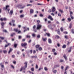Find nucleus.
<instances>
[{
  "label": "nucleus",
  "instance_id": "1",
  "mask_svg": "<svg viewBox=\"0 0 74 74\" xmlns=\"http://www.w3.org/2000/svg\"><path fill=\"white\" fill-rule=\"evenodd\" d=\"M24 64H25V68L24 67H21L20 70V71H22L23 70H25L26 68L27 67V62H25V63H24Z\"/></svg>",
  "mask_w": 74,
  "mask_h": 74
},
{
  "label": "nucleus",
  "instance_id": "2",
  "mask_svg": "<svg viewBox=\"0 0 74 74\" xmlns=\"http://www.w3.org/2000/svg\"><path fill=\"white\" fill-rule=\"evenodd\" d=\"M41 27H42V25L40 24L39 23H38L36 28L37 29V30H40L41 29Z\"/></svg>",
  "mask_w": 74,
  "mask_h": 74
},
{
  "label": "nucleus",
  "instance_id": "3",
  "mask_svg": "<svg viewBox=\"0 0 74 74\" xmlns=\"http://www.w3.org/2000/svg\"><path fill=\"white\" fill-rule=\"evenodd\" d=\"M14 31H15L16 32V33H17L18 34H20V33H21V31H19L18 29H14Z\"/></svg>",
  "mask_w": 74,
  "mask_h": 74
},
{
  "label": "nucleus",
  "instance_id": "4",
  "mask_svg": "<svg viewBox=\"0 0 74 74\" xmlns=\"http://www.w3.org/2000/svg\"><path fill=\"white\" fill-rule=\"evenodd\" d=\"M9 7H10L9 5H7L6 6V8H5V7L3 8V10H6V11H7V8H8Z\"/></svg>",
  "mask_w": 74,
  "mask_h": 74
},
{
  "label": "nucleus",
  "instance_id": "5",
  "mask_svg": "<svg viewBox=\"0 0 74 74\" xmlns=\"http://www.w3.org/2000/svg\"><path fill=\"white\" fill-rule=\"evenodd\" d=\"M48 18L50 19L51 21H53V19L52 18V16L50 15H49V16L48 17Z\"/></svg>",
  "mask_w": 74,
  "mask_h": 74
},
{
  "label": "nucleus",
  "instance_id": "6",
  "mask_svg": "<svg viewBox=\"0 0 74 74\" xmlns=\"http://www.w3.org/2000/svg\"><path fill=\"white\" fill-rule=\"evenodd\" d=\"M27 44V43H22L21 44V46L22 47H25V46H26Z\"/></svg>",
  "mask_w": 74,
  "mask_h": 74
},
{
  "label": "nucleus",
  "instance_id": "7",
  "mask_svg": "<svg viewBox=\"0 0 74 74\" xmlns=\"http://www.w3.org/2000/svg\"><path fill=\"white\" fill-rule=\"evenodd\" d=\"M0 20L1 21H7V18H0Z\"/></svg>",
  "mask_w": 74,
  "mask_h": 74
},
{
  "label": "nucleus",
  "instance_id": "8",
  "mask_svg": "<svg viewBox=\"0 0 74 74\" xmlns=\"http://www.w3.org/2000/svg\"><path fill=\"white\" fill-rule=\"evenodd\" d=\"M34 12V10L33 9H30V13L31 14H33Z\"/></svg>",
  "mask_w": 74,
  "mask_h": 74
},
{
  "label": "nucleus",
  "instance_id": "9",
  "mask_svg": "<svg viewBox=\"0 0 74 74\" xmlns=\"http://www.w3.org/2000/svg\"><path fill=\"white\" fill-rule=\"evenodd\" d=\"M33 30H34V31L35 32H37V31H36V30L35 29H36V25H34L33 26Z\"/></svg>",
  "mask_w": 74,
  "mask_h": 74
},
{
  "label": "nucleus",
  "instance_id": "10",
  "mask_svg": "<svg viewBox=\"0 0 74 74\" xmlns=\"http://www.w3.org/2000/svg\"><path fill=\"white\" fill-rule=\"evenodd\" d=\"M4 23L5 24V23H4L3 22L1 23V25H2V28H4Z\"/></svg>",
  "mask_w": 74,
  "mask_h": 74
},
{
  "label": "nucleus",
  "instance_id": "11",
  "mask_svg": "<svg viewBox=\"0 0 74 74\" xmlns=\"http://www.w3.org/2000/svg\"><path fill=\"white\" fill-rule=\"evenodd\" d=\"M13 12H14L13 10H12L10 11L9 13V14L10 15H12V14H13Z\"/></svg>",
  "mask_w": 74,
  "mask_h": 74
},
{
  "label": "nucleus",
  "instance_id": "12",
  "mask_svg": "<svg viewBox=\"0 0 74 74\" xmlns=\"http://www.w3.org/2000/svg\"><path fill=\"white\" fill-rule=\"evenodd\" d=\"M56 10L55 9V7H53V9H52V12H54L55 11V10Z\"/></svg>",
  "mask_w": 74,
  "mask_h": 74
},
{
  "label": "nucleus",
  "instance_id": "13",
  "mask_svg": "<svg viewBox=\"0 0 74 74\" xmlns=\"http://www.w3.org/2000/svg\"><path fill=\"white\" fill-rule=\"evenodd\" d=\"M48 42L50 44H51V43H52V40L51 39L49 38L48 39Z\"/></svg>",
  "mask_w": 74,
  "mask_h": 74
},
{
  "label": "nucleus",
  "instance_id": "14",
  "mask_svg": "<svg viewBox=\"0 0 74 74\" xmlns=\"http://www.w3.org/2000/svg\"><path fill=\"white\" fill-rule=\"evenodd\" d=\"M42 38L43 41H46L47 40V38H44L42 37Z\"/></svg>",
  "mask_w": 74,
  "mask_h": 74
},
{
  "label": "nucleus",
  "instance_id": "15",
  "mask_svg": "<svg viewBox=\"0 0 74 74\" xmlns=\"http://www.w3.org/2000/svg\"><path fill=\"white\" fill-rule=\"evenodd\" d=\"M69 66H66V67L65 68V71H66V70H67V69H69Z\"/></svg>",
  "mask_w": 74,
  "mask_h": 74
},
{
  "label": "nucleus",
  "instance_id": "16",
  "mask_svg": "<svg viewBox=\"0 0 74 74\" xmlns=\"http://www.w3.org/2000/svg\"><path fill=\"white\" fill-rule=\"evenodd\" d=\"M59 11L60 12H61V14H63V12H64L63 10L60 9V10H59Z\"/></svg>",
  "mask_w": 74,
  "mask_h": 74
},
{
  "label": "nucleus",
  "instance_id": "17",
  "mask_svg": "<svg viewBox=\"0 0 74 74\" xmlns=\"http://www.w3.org/2000/svg\"><path fill=\"white\" fill-rule=\"evenodd\" d=\"M63 57L66 60H67V57L66 56V55H64L63 56Z\"/></svg>",
  "mask_w": 74,
  "mask_h": 74
},
{
  "label": "nucleus",
  "instance_id": "18",
  "mask_svg": "<svg viewBox=\"0 0 74 74\" xmlns=\"http://www.w3.org/2000/svg\"><path fill=\"white\" fill-rule=\"evenodd\" d=\"M44 69L46 71H48V68L47 67H45Z\"/></svg>",
  "mask_w": 74,
  "mask_h": 74
},
{
  "label": "nucleus",
  "instance_id": "19",
  "mask_svg": "<svg viewBox=\"0 0 74 74\" xmlns=\"http://www.w3.org/2000/svg\"><path fill=\"white\" fill-rule=\"evenodd\" d=\"M55 37H56V38H60V37H59V36L58 35H56Z\"/></svg>",
  "mask_w": 74,
  "mask_h": 74
},
{
  "label": "nucleus",
  "instance_id": "20",
  "mask_svg": "<svg viewBox=\"0 0 74 74\" xmlns=\"http://www.w3.org/2000/svg\"><path fill=\"white\" fill-rule=\"evenodd\" d=\"M53 73H54V74H56L57 72V71L56 70H54V71H53Z\"/></svg>",
  "mask_w": 74,
  "mask_h": 74
},
{
  "label": "nucleus",
  "instance_id": "21",
  "mask_svg": "<svg viewBox=\"0 0 74 74\" xmlns=\"http://www.w3.org/2000/svg\"><path fill=\"white\" fill-rule=\"evenodd\" d=\"M58 34H60V31L59 30V29H58V30H57Z\"/></svg>",
  "mask_w": 74,
  "mask_h": 74
},
{
  "label": "nucleus",
  "instance_id": "22",
  "mask_svg": "<svg viewBox=\"0 0 74 74\" xmlns=\"http://www.w3.org/2000/svg\"><path fill=\"white\" fill-rule=\"evenodd\" d=\"M36 49H38V47H40V45H36Z\"/></svg>",
  "mask_w": 74,
  "mask_h": 74
},
{
  "label": "nucleus",
  "instance_id": "23",
  "mask_svg": "<svg viewBox=\"0 0 74 74\" xmlns=\"http://www.w3.org/2000/svg\"><path fill=\"white\" fill-rule=\"evenodd\" d=\"M15 35V33H13V34H11L10 36L11 37H13L14 36V35Z\"/></svg>",
  "mask_w": 74,
  "mask_h": 74
},
{
  "label": "nucleus",
  "instance_id": "24",
  "mask_svg": "<svg viewBox=\"0 0 74 74\" xmlns=\"http://www.w3.org/2000/svg\"><path fill=\"white\" fill-rule=\"evenodd\" d=\"M11 67L12 68V69H15V67L14 66H13L12 65H10Z\"/></svg>",
  "mask_w": 74,
  "mask_h": 74
},
{
  "label": "nucleus",
  "instance_id": "25",
  "mask_svg": "<svg viewBox=\"0 0 74 74\" xmlns=\"http://www.w3.org/2000/svg\"><path fill=\"white\" fill-rule=\"evenodd\" d=\"M67 20H68V21L69 22H71V18H67Z\"/></svg>",
  "mask_w": 74,
  "mask_h": 74
},
{
  "label": "nucleus",
  "instance_id": "26",
  "mask_svg": "<svg viewBox=\"0 0 74 74\" xmlns=\"http://www.w3.org/2000/svg\"><path fill=\"white\" fill-rule=\"evenodd\" d=\"M12 49L11 48H10V50L8 52V53H10L11 52V51H12Z\"/></svg>",
  "mask_w": 74,
  "mask_h": 74
},
{
  "label": "nucleus",
  "instance_id": "27",
  "mask_svg": "<svg viewBox=\"0 0 74 74\" xmlns=\"http://www.w3.org/2000/svg\"><path fill=\"white\" fill-rule=\"evenodd\" d=\"M59 62H60L62 63V62H64V60H62V59H60V60Z\"/></svg>",
  "mask_w": 74,
  "mask_h": 74
},
{
  "label": "nucleus",
  "instance_id": "28",
  "mask_svg": "<svg viewBox=\"0 0 74 74\" xmlns=\"http://www.w3.org/2000/svg\"><path fill=\"white\" fill-rule=\"evenodd\" d=\"M62 48H66V45H63L62 47Z\"/></svg>",
  "mask_w": 74,
  "mask_h": 74
},
{
  "label": "nucleus",
  "instance_id": "29",
  "mask_svg": "<svg viewBox=\"0 0 74 74\" xmlns=\"http://www.w3.org/2000/svg\"><path fill=\"white\" fill-rule=\"evenodd\" d=\"M34 2V1L33 0H30L29 1V3H32Z\"/></svg>",
  "mask_w": 74,
  "mask_h": 74
},
{
  "label": "nucleus",
  "instance_id": "30",
  "mask_svg": "<svg viewBox=\"0 0 74 74\" xmlns=\"http://www.w3.org/2000/svg\"><path fill=\"white\" fill-rule=\"evenodd\" d=\"M48 27L49 28V29H50L51 30L52 29V28H51V25H49L48 26Z\"/></svg>",
  "mask_w": 74,
  "mask_h": 74
},
{
  "label": "nucleus",
  "instance_id": "31",
  "mask_svg": "<svg viewBox=\"0 0 74 74\" xmlns=\"http://www.w3.org/2000/svg\"><path fill=\"white\" fill-rule=\"evenodd\" d=\"M27 7H29V6H32V4H28L27 5Z\"/></svg>",
  "mask_w": 74,
  "mask_h": 74
},
{
  "label": "nucleus",
  "instance_id": "32",
  "mask_svg": "<svg viewBox=\"0 0 74 74\" xmlns=\"http://www.w3.org/2000/svg\"><path fill=\"white\" fill-rule=\"evenodd\" d=\"M72 47H71L70 48V50H69L68 51V52H71V48H72Z\"/></svg>",
  "mask_w": 74,
  "mask_h": 74
},
{
  "label": "nucleus",
  "instance_id": "33",
  "mask_svg": "<svg viewBox=\"0 0 74 74\" xmlns=\"http://www.w3.org/2000/svg\"><path fill=\"white\" fill-rule=\"evenodd\" d=\"M31 70L32 71H34V68H32L31 69Z\"/></svg>",
  "mask_w": 74,
  "mask_h": 74
},
{
  "label": "nucleus",
  "instance_id": "34",
  "mask_svg": "<svg viewBox=\"0 0 74 74\" xmlns=\"http://www.w3.org/2000/svg\"><path fill=\"white\" fill-rule=\"evenodd\" d=\"M20 18H23V17H24V15H23V14L21 15H20Z\"/></svg>",
  "mask_w": 74,
  "mask_h": 74
},
{
  "label": "nucleus",
  "instance_id": "35",
  "mask_svg": "<svg viewBox=\"0 0 74 74\" xmlns=\"http://www.w3.org/2000/svg\"><path fill=\"white\" fill-rule=\"evenodd\" d=\"M46 34L48 37H49V36H50V34L49 33H46Z\"/></svg>",
  "mask_w": 74,
  "mask_h": 74
},
{
  "label": "nucleus",
  "instance_id": "36",
  "mask_svg": "<svg viewBox=\"0 0 74 74\" xmlns=\"http://www.w3.org/2000/svg\"><path fill=\"white\" fill-rule=\"evenodd\" d=\"M26 37H27V38H30V35H27L26 36Z\"/></svg>",
  "mask_w": 74,
  "mask_h": 74
},
{
  "label": "nucleus",
  "instance_id": "37",
  "mask_svg": "<svg viewBox=\"0 0 74 74\" xmlns=\"http://www.w3.org/2000/svg\"><path fill=\"white\" fill-rule=\"evenodd\" d=\"M0 38H1V40H4V39L5 38H4V37H3L1 36L0 37Z\"/></svg>",
  "mask_w": 74,
  "mask_h": 74
},
{
  "label": "nucleus",
  "instance_id": "38",
  "mask_svg": "<svg viewBox=\"0 0 74 74\" xmlns=\"http://www.w3.org/2000/svg\"><path fill=\"white\" fill-rule=\"evenodd\" d=\"M3 52H4V53H7V51L5 50H3Z\"/></svg>",
  "mask_w": 74,
  "mask_h": 74
},
{
  "label": "nucleus",
  "instance_id": "39",
  "mask_svg": "<svg viewBox=\"0 0 74 74\" xmlns=\"http://www.w3.org/2000/svg\"><path fill=\"white\" fill-rule=\"evenodd\" d=\"M52 51L53 52H55L56 51V50L55 49H52Z\"/></svg>",
  "mask_w": 74,
  "mask_h": 74
},
{
  "label": "nucleus",
  "instance_id": "40",
  "mask_svg": "<svg viewBox=\"0 0 74 74\" xmlns=\"http://www.w3.org/2000/svg\"><path fill=\"white\" fill-rule=\"evenodd\" d=\"M32 36H33V37H36V34H32Z\"/></svg>",
  "mask_w": 74,
  "mask_h": 74
},
{
  "label": "nucleus",
  "instance_id": "41",
  "mask_svg": "<svg viewBox=\"0 0 74 74\" xmlns=\"http://www.w3.org/2000/svg\"><path fill=\"white\" fill-rule=\"evenodd\" d=\"M64 38H66V39H67V38H68V36L67 35H66L64 36Z\"/></svg>",
  "mask_w": 74,
  "mask_h": 74
},
{
  "label": "nucleus",
  "instance_id": "42",
  "mask_svg": "<svg viewBox=\"0 0 74 74\" xmlns=\"http://www.w3.org/2000/svg\"><path fill=\"white\" fill-rule=\"evenodd\" d=\"M25 7H26V6H25V5H24L22 7H21V9H23Z\"/></svg>",
  "mask_w": 74,
  "mask_h": 74
},
{
  "label": "nucleus",
  "instance_id": "43",
  "mask_svg": "<svg viewBox=\"0 0 74 74\" xmlns=\"http://www.w3.org/2000/svg\"><path fill=\"white\" fill-rule=\"evenodd\" d=\"M70 16H71V19H74V17L73 16H72V15H70Z\"/></svg>",
  "mask_w": 74,
  "mask_h": 74
},
{
  "label": "nucleus",
  "instance_id": "44",
  "mask_svg": "<svg viewBox=\"0 0 74 74\" xmlns=\"http://www.w3.org/2000/svg\"><path fill=\"white\" fill-rule=\"evenodd\" d=\"M22 4H19L18 5L19 7H20V8H21V7H22Z\"/></svg>",
  "mask_w": 74,
  "mask_h": 74
},
{
  "label": "nucleus",
  "instance_id": "45",
  "mask_svg": "<svg viewBox=\"0 0 74 74\" xmlns=\"http://www.w3.org/2000/svg\"><path fill=\"white\" fill-rule=\"evenodd\" d=\"M37 38H40V35H38L37 36Z\"/></svg>",
  "mask_w": 74,
  "mask_h": 74
},
{
  "label": "nucleus",
  "instance_id": "46",
  "mask_svg": "<svg viewBox=\"0 0 74 74\" xmlns=\"http://www.w3.org/2000/svg\"><path fill=\"white\" fill-rule=\"evenodd\" d=\"M62 15L60 13H59L58 14V16H61Z\"/></svg>",
  "mask_w": 74,
  "mask_h": 74
},
{
  "label": "nucleus",
  "instance_id": "47",
  "mask_svg": "<svg viewBox=\"0 0 74 74\" xmlns=\"http://www.w3.org/2000/svg\"><path fill=\"white\" fill-rule=\"evenodd\" d=\"M22 38V36H18V39H21Z\"/></svg>",
  "mask_w": 74,
  "mask_h": 74
},
{
  "label": "nucleus",
  "instance_id": "48",
  "mask_svg": "<svg viewBox=\"0 0 74 74\" xmlns=\"http://www.w3.org/2000/svg\"><path fill=\"white\" fill-rule=\"evenodd\" d=\"M3 32H5V33H7V30L5 29H4L3 30Z\"/></svg>",
  "mask_w": 74,
  "mask_h": 74
},
{
  "label": "nucleus",
  "instance_id": "49",
  "mask_svg": "<svg viewBox=\"0 0 74 74\" xmlns=\"http://www.w3.org/2000/svg\"><path fill=\"white\" fill-rule=\"evenodd\" d=\"M38 49L39 51H41V50H42V48L41 47H39Z\"/></svg>",
  "mask_w": 74,
  "mask_h": 74
},
{
  "label": "nucleus",
  "instance_id": "50",
  "mask_svg": "<svg viewBox=\"0 0 74 74\" xmlns=\"http://www.w3.org/2000/svg\"><path fill=\"white\" fill-rule=\"evenodd\" d=\"M71 32L73 34H74V29H73L72 30H71Z\"/></svg>",
  "mask_w": 74,
  "mask_h": 74
},
{
  "label": "nucleus",
  "instance_id": "51",
  "mask_svg": "<svg viewBox=\"0 0 74 74\" xmlns=\"http://www.w3.org/2000/svg\"><path fill=\"white\" fill-rule=\"evenodd\" d=\"M60 30H61V32H63V28L62 27L61 28Z\"/></svg>",
  "mask_w": 74,
  "mask_h": 74
},
{
  "label": "nucleus",
  "instance_id": "52",
  "mask_svg": "<svg viewBox=\"0 0 74 74\" xmlns=\"http://www.w3.org/2000/svg\"><path fill=\"white\" fill-rule=\"evenodd\" d=\"M61 68L62 70H63V69H64V66H62L61 67Z\"/></svg>",
  "mask_w": 74,
  "mask_h": 74
},
{
  "label": "nucleus",
  "instance_id": "53",
  "mask_svg": "<svg viewBox=\"0 0 74 74\" xmlns=\"http://www.w3.org/2000/svg\"><path fill=\"white\" fill-rule=\"evenodd\" d=\"M38 66L37 65V64H36V69H38Z\"/></svg>",
  "mask_w": 74,
  "mask_h": 74
},
{
  "label": "nucleus",
  "instance_id": "54",
  "mask_svg": "<svg viewBox=\"0 0 74 74\" xmlns=\"http://www.w3.org/2000/svg\"><path fill=\"white\" fill-rule=\"evenodd\" d=\"M32 50H31L29 51V53H31V54H32Z\"/></svg>",
  "mask_w": 74,
  "mask_h": 74
},
{
  "label": "nucleus",
  "instance_id": "55",
  "mask_svg": "<svg viewBox=\"0 0 74 74\" xmlns=\"http://www.w3.org/2000/svg\"><path fill=\"white\" fill-rule=\"evenodd\" d=\"M40 17H42V16H43V15L42 14H40Z\"/></svg>",
  "mask_w": 74,
  "mask_h": 74
},
{
  "label": "nucleus",
  "instance_id": "56",
  "mask_svg": "<svg viewBox=\"0 0 74 74\" xmlns=\"http://www.w3.org/2000/svg\"><path fill=\"white\" fill-rule=\"evenodd\" d=\"M13 63H14V64H16V61H14L13 62Z\"/></svg>",
  "mask_w": 74,
  "mask_h": 74
},
{
  "label": "nucleus",
  "instance_id": "57",
  "mask_svg": "<svg viewBox=\"0 0 74 74\" xmlns=\"http://www.w3.org/2000/svg\"><path fill=\"white\" fill-rule=\"evenodd\" d=\"M14 47L15 48H16L17 47V45L16 44H15L14 45Z\"/></svg>",
  "mask_w": 74,
  "mask_h": 74
},
{
  "label": "nucleus",
  "instance_id": "58",
  "mask_svg": "<svg viewBox=\"0 0 74 74\" xmlns=\"http://www.w3.org/2000/svg\"><path fill=\"white\" fill-rule=\"evenodd\" d=\"M71 43V42H68L67 43V45H69V44H70Z\"/></svg>",
  "mask_w": 74,
  "mask_h": 74
},
{
  "label": "nucleus",
  "instance_id": "59",
  "mask_svg": "<svg viewBox=\"0 0 74 74\" xmlns=\"http://www.w3.org/2000/svg\"><path fill=\"white\" fill-rule=\"evenodd\" d=\"M70 15H73V12L70 11Z\"/></svg>",
  "mask_w": 74,
  "mask_h": 74
},
{
  "label": "nucleus",
  "instance_id": "60",
  "mask_svg": "<svg viewBox=\"0 0 74 74\" xmlns=\"http://www.w3.org/2000/svg\"><path fill=\"white\" fill-rule=\"evenodd\" d=\"M12 23H15V20H12Z\"/></svg>",
  "mask_w": 74,
  "mask_h": 74
},
{
  "label": "nucleus",
  "instance_id": "61",
  "mask_svg": "<svg viewBox=\"0 0 74 74\" xmlns=\"http://www.w3.org/2000/svg\"><path fill=\"white\" fill-rule=\"evenodd\" d=\"M64 34H67L68 33L67 32H64Z\"/></svg>",
  "mask_w": 74,
  "mask_h": 74
},
{
  "label": "nucleus",
  "instance_id": "62",
  "mask_svg": "<svg viewBox=\"0 0 74 74\" xmlns=\"http://www.w3.org/2000/svg\"><path fill=\"white\" fill-rule=\"evenodd\" d=\"M54 55H57V53L56 52H54Z\"/></svg>",
  "mask_w": 74,
  "mask_h": 74
},
{
  "label": "nucleus",
  "instance_id": "63",
  "mask_svg": "<svg viewBox=\"0 0 74 74\" xmlns=\"http://www.w3.org/2000/svg\"><path fill=\"white\" fill-rule=\"evenodd\" d=\"M64 74H67V71H65Z\"/></svg>",
  "mask_w": 74,
  "mask_h": 74
},
{
  "label": "nucleus",
  "instance_id": "64",
  "mask_svg": "<svg viewBox=\"0 0 74 74\" xmlns=\"http://www.w3.org/2000/svg\"><path fill=\"white\" fill-rule=\"evenodd\" d=\"M41 69H43L42 68H39V69H38V70H39V71H40V70H41Z\"/></svg>",
  "mask_w": 74,
  "mask_h": 74
}]
</instances>
